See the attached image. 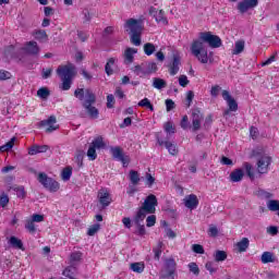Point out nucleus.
<instances>
[{
    "instance_id": "1",
    "label": "nucleus",
    "mask_w": 279,
    "mask_h": 279,
    "mask_svg": "<svg viewBox=\"0 0 279 279\" xmlns=\"http://www.w3.org/2000/svg\"><path fill=\"white\" fill-rule=\"evenodd\" d=\"M205 44H207L208 47H211V49H219L222 41L219 36H201L192 43L191 53L194 58L201 61L202 64H208V49H206Z\"/></svg>"
},
{
    "instance_id": "2",
    "label": "nucleus",
    "mask_w": 279,
    "mask_h": 279,
    "mask_svg": "<svg viewBox=\"0 0 279 279\" xmlns=\"http://www.w3.org/2000/svg\"><path fill=\"white\" fill-rule=\"evenodd\" d=\"M74 97H76L78 101H82V106L89 119H99V109L95 107L97 96L93 93V89L76 88L74 90Z\"/></svg>"
},
{
    "instance_id": "3",
    "label": "nucleus",
    "mask_w": 279,
    "mask_h": 279,
    "mask_svg": "<svg viewBox=\"0 0 279 279\" xmlns=\"http://www.w3.org/2000/svg\"><path fill=\"white\" fill-rule=\"evenodd\" d=\"M57 75H59L61 80L59 88L61 90H71V86H73V78L77 75V68H75V64L69 62L68 64L60 65L57 69Z\"/></svg>"
},
{
    "instance_id": "4",
    "label": "nucleus",
    "mask_w": 279,
    "mask_h": 279,
    "mask_svg": "<svg viewBox=\"0 0 279 279\" xmlns=\"http://www.w3.org/2000/svg\"><path fill=\"white\" fill-rule=\"evenodd\" d=\"M252 156L257 159V173L260 175L265 173H269V167H271V162H274V159L271 156L265 154V150L263 148H256L252 151Z\"/></svg>"
},
{
    "instance_id": "5",
    "label": "nucleus",
    "mask_w": 279,
    "mask_h": 279,
    "mask_svg": "<svg viewBox=\"0 0 279 279\" xmlns=\"http://www.w3.org/2000/svg\"><path fill=\"white\" fill-rule=\"evenodd\" d=\"M156 206H158V198L154 194H149L142 206L138 208L136 215H142V217H147V215L156 214Z\"/></svg>"
},
{
    "instance_id": "6",
    "label": "nucleus",
    "mask_w": 279,
    "mask_h": 279,
    "mask_svg": "<svg viewBox=\"0 0 279 279\" xmlns=\"http://www.w3.org/2000/svg\"><path fill=\"white\" fill-rule=\"evenodd\" d=\"M37 180L41 183L44 189H47L50 193H58V191H60V183L53 178H49L45 172H39Z\"/></svg>"
},
{
    "instance_id": "7",
    "label": "nucleus",
    "mask_w": 279,
    "mask_h": 279,
    "mask_svg": "<svg viewBox=\"0 0 279 279\" xmlns=\"http://www.w3.org/2000/svg\"><path fill=\"white\" fill-rule=\"evenodd\" d=\"M124 29L129 36H141L143 34V21L129 19L124 24Z\"/></svg>"
},
{
    "instance_id": "8",
    "label": "nucleus",
    "mask_w": 279,
    "mask_h": 279,
    "mask_svg": "<svg viewBox=\"0 0 279 279\" xmlns=\"http://www.w3.org/2000/svg\"><path fill=\"white\" fill-rule=\"evenodd\" d=\"M175 267H178V264L175 263V259L168 258L165 260L163 269L161 270L160 278L167 279H175Z\"/></svg>"
},
{
    "instance_id": "9",
    "label": "nucleus",
    "mask_w": 279,
    "mask_h": 279,
    "mask_svg": "<svg viewBox=\"0 0 279 279\" xmlns=\"http://www.w3.org/2000/svg\"><path fill=\"white\" fill-rule=\"evenodd\" d=\"M111 156L113 160H118V162H122L123 167H128L130 165V156L123 153V149L119 146H114L110 148Z\"/></svg>"
},
{
    "instance_id": "10",
    "label": "nucleus",
    "mask_w": 279,
    "mask_h": 279,
    "mask_svg": "<svg viewBox=\"0 0 279 279\" xmlns=\"http://www.w3.org/2000/svg\"><path fill=\"white\" fill-rule=\"evenodd\" d=\"M4 56L7 60H16L17 62H23L21 48H16L14 45L8 46L5 48Z\"/></svg>"
},
{
    "instance_id": "11",
    "label": "nucleus",
    "mask_w": 279,
    "mask_h": 279,
    "mask_svg": "<svg viewBox=\"0 0 279 279\" xmlns=\"http://www.w3.org/2000/svg\"><path fill=\"white\" fill-rule=\"evenodd\" d=\"M21 53H26V56L38 57L40 53V47L36 41H27L22 48H20Z\"/></svg>"
},
{
    "instance_id": "12",
    "label": "nucleus",
    "mask_w": 279,
    "mask_h": 279,
    "mask_svg": "<svg viewBox=\"0 0 279 279\" xmlns=\"http://www.w3.org/2000/svg\"><path fill=\"white\" fill-rule=\"evenodd\" d=\"M143 221H145V217L141 214H136L133 218V223L137 228V230L135 231V234H137V236H145V234H147V230H145V225H142Z\"/></svg>"
},
{
    "instance_id": "13",
    "label": "nucleus",
    "mask_w": 279,
    "mask_h": 279,
    "mask_svg": "<svg viewBox=\"0 0 279 279\" xmlns=\"http://www.w3.org/2000/svg\"><path fill=\"white\" fill-rule=\"evenodd\" d=\"M258 7V0H242L238 3L240 14H245L248 10H254Z\"/></svg>"
},
{
    "instance_id": "14",
    "label": "nucleus",
    "mask_w": 279,
    "mask_h": 279,
    "mask_svg": "<svg viewBox=\"0 0 279 279\" xmlns=\"http://www.w3.org/2000/svg\"><path fill=\"white\" fill-rule=\"evenodd\" d=\"M222 99L227 102V106L231 112H236L239 110V104L236 100L230 95V92L223 89L222 90Z\"/></svg>"
},
{
    "instance_id": "15",
    "label": "nucleus",
    "mask_w": 279,
    "mask_h": 279,
    "mask_svg": "<svg viewBox=\"0 0 279 279\" xmlns=\"http://www.w3.org/2000/svg\"><path fill=\"white\" fill-rule=\"evenodd\" d=\"M149 14L150 16H153L157 23H159L160 25H167V23H169V21L167 20V17L165 16V11L162 10H157L154 7L149 8Z\"/></svg>"
},
{
    "instance_id": "16",
    "label": "nucleus",
    "mask_w": 279,
    "mask_h": 279,
    "mask_svg": "<svg viewBox=\"0 0 279 279\" xmlns=\"http://www.w3.org/2000/svg\"><path fill=\"white\" fill-rule=\"evenodd\" d=\"M98 202L102 206V208H108L110 204H112V197H110V193L106 189H101L98 192Z\"/></svg>"
},
{
    "instance_id": "17",
    "label": "nucleus",
    "mask_w": 279,
    "mask_h": 279,
    "mask_svg": "<svg viewBox=\"0 0 279 279\" xmlns=\"http://www.w3.org/2000/svg\"><path fill=\"white\" fill-rule=\"evenodd\" d=\"M56 123H57L56 117L54 116H50L49 119L39 122V125L41 128L48 126L46 129V132L48 134H51V132H56V130H58V126H56Z\"/></svg>"
},
{
    "instance_id": "18",
    "label": "nucleus",
    "mask_w": 279,
    "mask_h": 279,
    "mask_svg": "<svg viewBox=\"0 0 279 279\" xmlns=\"http://www.w3.org/2000/svg\"><path fill=\"white\" fill-rule=\"evenodd\" d=\"M183 202L184 206L186 208H190V210H195V208H197V206L199 205V201L197 199V196L195 194H190L185 196Z\"/></svg>"
},
{
    "instance_id": "19",
    "label": "nucleus",
    "mask_w": 279,
    "mask_h": 279,
    "mask_svg": "<svg viewBox=\"0 0 279 279\" xmlns=\"http://www.w3.org/2000/svg\"><path fill=\"white\" fill-rule=\"evenodd\" d=\"M204 119V116L199 110H195L192 113V125H193V131L197 132L199 128H202V120Z\"/></svg>"
},
{
    "instance_id": "20",
    "label": "nucleus",
    "mask_w": 279,
    "mask_h": 279,
    "mask_svg": "<svg viewBox=\"0 0 279 279\" xmlns=\"http://www.w3.org/2000/svg\"><path fill=\"white\" fill-rule=\"evenodd\" d=\"M157 143L162 147L165 145L166 149H168L169 154L171 156H178V146L174 143H171L169 141H162L159 137H157Z\"/></svg>"
},
{
    "instance_id": "21",
    "label": "nucleus",
    "mask_w": 279,
    "mask_h": 279,
    "mask_svg": "<svg viewBox=\"0 0 279 279\" xmlns=\"http://www.w3.org/2000/svg\"><path fill=\"white\" fill-rule=\"evenodd\" d=\"M181 58L180 54H173L172 63L170 64L169 73L170 75H178L180 71Z\"/></svg>"
},
{
    "instance_id": "22",
    "label": "nucleus",
    "mask_w": 279,
    "mask_h": 279,
    "mask_svg": "<svg viewBox=\"0 0 279 279\" xmlns=\"http://www.w3.org/2000/svg\"><path fill=\"white\" fill-rule=\"evenodd\" d=\"M46 151H49V145H34L29 148L28 154L36 156L37 154H46Z\"/></svg>"
},
{
    "instance_id": "23",
    "label": "nucleus",
    "mask_w": 279,
    "mask_h": 279,
    "mask_svg": "<svg viewBox=\"0 0 279 279\" xmlns=\"http://www.w3.org/2000/svg\"><path fill=\"white\" fill-rule=\"evenodd\" d=\"M245 51V41L243 39H239L234 43V47L231 50L232 56H241Z\"/></svg>"
},
{
    "instance_id": "24",
    "label": "nucleus",
    "mask_w": 279,
    "mask_h": 279,
    "mask_svg": "<svg viewBox=\"0 0 279 279\" xmlns=\"http://www.w3.org/2000/svg\"><path fill=\"white\" fill-rule=\"evenodd\" d=\"M235 247L240 254L243 252H247V248L250 247V239L243 238L240 242L235 244Z\"/></svg>"
},
{
    "instance_id": "25",
    "label": "nucleus",
    "mask_w": 279,
    "mask_h": 279,
    "mask_svg": "<svg viewBox=\"0 0 279 279\" xmlns=\"http://www.w3.org/2000/svg\"><path fill=\"white\" fill-rule=\"evenodd\" d=\"M243 175H245L243 169H235L230 173V180L231 182H241V180H243Z\"/></svg>"
},
{
    "instance_id": "26",
    "label": "nucleus",
    "mask_w": 279,
    "mask_h": 279,
    "mask_svg": "<svg viewBox=\"0 0 279 279\" xmlns=\"http://www.w3.org/2000/svg\"><path fill=\"white\" fill-rule=\"evenodd\" d=\"M89 145L96 149H106V143L101 136L95 137Z\"/></svg>"
},
{
    "instance_id": "27",
    "label": "nucleus",
    "mask_w": 279,
    "mask_h": 279,
    "mask_svg": "<svg viewBox=\"0 0 279 279\" xmlns=\"http://www.w3.org/2000/svg\"><path fill=\"white\" fill-rule=\"evenodd\" d=\"M153 87L157 88V90H162V88H167V81L160 77L153 78Z\"/></svg>"
},
{
    "instance_id": "28",
    "label": "nucleus",
    "mask_w": 279,
    "mask_h": 279,
    "mask_svg": "<svg viewBox=\"0 0 279 279\" xmlns=\"http://www.w3.org/2000/svg\"><path fill=\"white\" fill-rule=\"evenodd\" d=\"M262 263L264 265H267L268 263H276V257L274 256V253H271V252H264L262 254Z\"/></svg>"
},
{
    "instance_id": "29",
    "label": "nucleus",
    "mask_w": 279,
    "mask_h": 279,
    "mask_svg": "<svg viewBox=\"0 0 279 279\" xmlns=\"http://www.w3.org/2000/svg\"><path fill=\"white\" fill-rule=\"evenodd\" d=\"M84 156H86V153L84 150H77L75 154L74 158L78 169H82V167H84Z\"/></svg>"
},
{
    "instance_id": "30",
    "label": "nucleus",
    "mask_w": 279,
    "mask_h": 279,
    "mask_svg": "<svg viewBox=\"0 0 279 279\" xmlns=\"http://www.w3.org/2000/svg\"><path fill=\"white\" fill-rule=\"evenodd\" d=\"M9 244L11 247H14L15 250H23V241H21L19 238L12 235L9 240Z\"/></svg>"
},
{
    "instance_id": "31",
    "label": "nucleus",
    "mask_w": 279,
    "mask_h": 279,
    "mask_svg": "<svg viewBox=\"0 0 279 279\" xmlns=\"http://www.w3.org/2000/svg\"><path fill=\"white\" fill-rule=\"evenodd\" d=\"M75 274H77V268L73 265L68 266L62 272V275L65 276V278L70 279H73V276H75Z\"/></svg>"
},
{
    "instance_id": "32",
    "label": "nucleus",
    "mask_w": 279,
    "mask_h": 279,
    "mask_svg": "<svg viewBox=\"0 0 279 279\" xmlns=\"http://www.w3.org/2000/svg\"><path fill=\"white\" fill-rule=\"evenodd\" d=\"M134 53H136V50L132 48H128L124 52L125 63L132 64L134 62Z\"/></svg>"
},
{
    "instance_id": "33",
    "label": "nucleus",
    "mask_w": 279,
    "mask_h": 279,
    "mask_svg": "<svg viewBox=\"0 0 279 279\" xmlns=\"http://www.w3.org/2000/svg\"><path fill=\"white\" fill-rule=\"evenodd\" d=\"M130 182L133 186H136L138 182H141V177L138 175V171L131 170L129 173Z\"/></svg>"
},
{
    "instance_id": "34",
    "label": "nucleus",
    "mask_w": 279,
    "mask_h": 279,
    "mask_svg": "<svg viewBox=\"0 0 279 279\" xmlns=\"http://www.w3.org/2000/svg\"><path fill=\"white\" fill-rule=\"evenodd\" d=\"M130 269L135 274H143L145 271V264L143 263H132Z\"/></svg>"
},
{
    "instance_id": "35",
    "label": "nucleus",
    "mask_w": 279,
    "mask_h": 279,
    "mask_svg": "<svg viewBox=\"0 0 279 279\" xmlns=\"http://www.w3.org/2000/svg\"><path fill=\"white\" fill-rule=\"evenodd\" d=\"M216 263H223L228 258V253L226 251H216L214 254Z\"/></svg>"
},
{
    "instance_id": "36",
    "label": "nucleus",
    "mask_w": 279,
    "mask_h": 279,
    "mask_svg": "<svg viewBox=\"0 0 279 279\" xmlns=\"http://www.w3.org/2000/svg\"><path fill=\"white\" fill-rule=\"evenodd\" d=\"M243 167L250 180H254L256 178V175L254 174V167L250 162H244Z\"/></svg>"
},
{
    "instance_id": "37",
    "label": "nucleus",
    "mask_w": 279,
    "mask_h": 279,
    "mask_svg": "<svg viewBox=\"0 0 279 279\" xmlns=\"http://www.w3.org/2000/svg\"><path fill=\"white\" fill-rule=\"evenodd\" d=\"M267 208L268 210H271V213H279V201L278 199H269L267 202Z\"/></svg>"
},
{
    "instance_id": "38",
    "label": "nucleus",
    "mask_w": 279,
    "mask_h": 279,
    "mask_svg": "<svg viewBox=\"0 0 279 279\" xmlns=\"http://www.w3.org/2000/svg\"><path fill=\"white\" fill-rule=\"evenodd\" d=\"M145 69H146V75H151V73H156L158 71V65L156 62H148L145 63Z\"/></svg>"
},
{
    "instance_id": "39",
    "label": "nucleus",
    "mask_w": 279,
    "mask_h": 279,
    "mask_svg": "<svg viewBox=\"0 0 279 279\" xmlns=\"http://www.w3.org/2000/svg\"><path fill=\"white\" fill-rule=\"evenodd\" d=\"M71 175H73V169L71 167L63 169L61 173L62 181L69 182V180H71Z\"/></svg>"
},
{
    "instance_id": "40",
    "label": "nucleus",
    "mask_w": 279,
    "mask_h": 279,
    "mask_svg": "<svg viewBox=\"0 0 279 279\" xmlns=\"http://www.w3.org/2000/svg\"><path fill=\"white\" fill-rule=\"evenodd\" d=\"M132 71H134V73L136 75H147V71H146V68H145V63H142L140 65H135L132 68Z\"/></svg>"
},
{
    "instance_id": "41",
    "label": "nucleus",
    "mask_w": 279,
    "mask_h": 279,
    "mask_svg": "<svg viewBox=\"0 0 279 279\" xmlns=\"http://www.w3.org/2000/svg\"><path fill=\"white\" fill-rule=\"evenodd\" d=\"M49 95H51V92H49V88L47 87H40L37 90V97H39L40 99H47Z\"/></svg>"
},
{
    "instance_id": "42",
    "label": "nucleus",
    "mask_w": 279,
    "mask_h": 279,
    "mask_svg": "<svg viewBox=\"0 0 279 279\" xmlns=\"http://www.w3.org/2000/svg\"><path fill=\"white\" fill-rule=\"evenodd\" d=\"M114 62H116V59L110 58L108 60V62L106 63L105 71H106L107 75H112V73H114V71L112 70V66H114Z\"/></svg>"
},
{
    "instance_id": "43",
    "label": "nucleus",
    "mask_w": 279,
    "mask_h": 279,
    "mask_svg": "<svg viewBox=\"0 0 279 279\" xmlns=\"http://www.w3.org/2000/svg\"><path fill=\"white\" fill-rule=\"evenodd\" d=\"M16 142V137H12L7 144L0 146V151H10L12 147H14V143Z\"/></svg>"
},
{
    "instance_id": "44",
    "label": "nucleus",
    "mask_w": 279,
    "mask_h": 279,
    "mask_svg": "<svg viewBox=\"0 0 279 279\" xmlns=\"http://www.w3.org/2000/svg\"><path fill=\"white\" fill-rule=\"evenodd\" d=\"M156 51V46L151 43H147L144 45V52L146 56H153V53Z\"/></svg>"
},
{
    "instance_id": "45",
    "label": "nucleus",
    "mask_w": 279,
    "mask_h": 279,
    "mask_svg": "<svg viewBox=\"0 0 279 279\" xmlns=\"http://www.w3.org/2000/svg\"><path fill=\"white\" fill-rule=\"evenodd\" d=\"M257 197H260V199H271V197H274V194L265 190H258Z\"/></svg>"
},
{
    "instance_id": "46",
    "label": "nucleus",
    "mask_w": 279,
    "mask_h": 279,
    "mask_svg": "<svg viewBox=\"0 0 279 279\" xmlns=\"http://www.w3.org/2000/svg\"><path fill=\"white\" fill-rule=\"evenodd\" d=\"M100 229H101V225H99V223L93 225V226L89 227V229L87 230L88 236H95V234H97V232H99Z\"/></svg>"
},
{
    "instance_id": "47",
    "label": "nucleus",
    "mask_w": 279,
    "mask_h": 279,
    "mask_svg": "<svg viewBox=\"0 0 279 279\" xmlns=\"http://www.w3.org/2000/svg\"><path fill=\"white\" fill-rule=\"evenodd\" d=\"M190 272L194 276H199V266H197V263L192 262L187 265Z\"/></svg>"
},
{
    "instance_id": "48",
    "label": "nucleus",
    "mask_w": 279,
    "mask_h": 279,
    "mask_svg": "<svg viewBox=\"0 0 279 279\" xmlns=\"http://www.w3.org/2000/svg\"><path fill=\"white\" fill-rule=\"evenodd\" d=\"M153 251L155 254V260H160V255L162 254V242H158L157 247H155Z\"/></svg>"
},
{
    "instance_id": "49",
    "label": "nucleus",
    "mask_w": 279,
    "mask_h": 279,
    "mask_svg": "<svg viewBox=\"0 0 279 279\" xmlns=\"http://www.w3.org/2000/svg\"><path fill=\"white\" fill-rule=\"evenodd\" d=\"M14 191L17 197H20L21 199H25L27 195V193L25 192V186L21 185V186L14 187Z\"/></svg>"
},
{
    "instance_id": "50",
    "label": "nucleus",
    "mask_w": 279,
    "mask_h": 279,
    "mask_svg": "<svg viewBox=\"0 0 279 279\" xmlns=\"http://www.w3.org/2000/svg\"><path fill=\"white\" fill-rule=\"evenodd\" d=\"M205 268L207 271H209L210 276H213V274H217V265H215L213 262H207L205 264Z\"/></svg>"
},
{
    "instance_id": "51",
    "label": "nucleus",
    "mask_w": 279,
    "mask_h": 279,
    "mask_svg": "<svg viewBox=\"0 0 279 279\" xmlns=\"http://www.w3.org/2000/svg\"><path fill=\"white\" fill-rule=\"evenodd\" d=\"M87 157L89 160H97V149L89 145Z\"/></svg>"
},
{
    "instance_id": "52",
    "label": "nucleus",
    "mask_w": 279,
    "mask_h": 279,
    "mask_svg": "<svg viewBox=\"0 0 279 279\" xmlns=\"http://www.w3.org/2000/svg\"><path fill=\"white\" fill-rule=\"evenodd\" d=\"M8 204H10V197L8 196V194L2 193L0 195V206H1V208H5V206H8Z\"/></svg>"
},
{
    "instance_id": "53",
    "label": "nucleus",
    "mask_w": 279,
    "mask_h": 279,
    "mask_svg": "<svg viewBox=\"0 0 279 279\" xmlns=\"http://www.w3.org/2000/svg\"><path fill=\"white\" fill-rule=\"evenodd\" d=\"M163 130L167 134H175V128L173 126L172 122H166L163 124Z\"/></svg>"
},
{
    "instance_id": "54",
    "label": "nucleus",
    "mask_w": 279,
    "mask_h": 279,
    "mask_svg": "<svg viewBox=\"0 0 279 279\" xmlns=\"http://www.w3.org/2000/svg\"><path fill=\"white\" fill-rule=\"evenodd\" d=\"M146 226H147V228H154V226H156V216L155 215H150L146 218Z\"/></svg>"
},
{
    "instance_id": "55",
    "label": "nucleus",
    "mask_w": 279,
    "mask_h": 279,
    "mask_svg": "<svg viewBox=\"0 0 279 279\" xmlns=\"http://www.w3.org/2000/svg\"><path fill=\"white\" fill-rule=\"evenodd\" d=\"M25 228L26 230H28V232H31V234H34V232H36V225L33 220H27Z\"/></svg>"
},
{
    "instance_id": "56",
    "label": "nucleus",
    "mask_w": 279,
    "mask_h": 279,
    "mask_svg": "<svg viewBox=\"0 0 279 279\" xmlns=\"http://www.w3.org/2000/svg\"><path fill=\"white\" fill-rule=\"evenodd\" d=\"M70 260L71 263H80V260H82V253L81 252L72 253L70 256Z\"/></svg>"
},
{
    "instance_id": "57",
    "label": "nucleus",
    "mask_w": 279,
    "mask_h": 279,
    "mask_svg": "<svg viewBox=\"0 0 279 279\" xmlns=\"http://www.w3.org/2000/svg\"><path fill=\"white\" fill-rule=\"evenodd\" d=\"M179 84L182 86V88H186V86L190 84L189 77L186 75H181L179 77Z\"/></svg>"
},
{
    "instance_id": "58",
    "label": "nucleus",
    "mask_w": 279,
    "mask_h": 279,
    "mask_svg": "<svg viewBox=\"0 0 279 279\" xmlns=\"http://www.w3.org/2000/svg\"><path fill=\"white\" fill-rule=\"evenodd\" d=\"M195 98V93H193V90H189L186 93V104H187V108H191V104H193V99Z\"/></svg>"
},
{
    "instance_id": "59",
    "label": "nucleus",
    "mask_w": 279,
    "mask_h": 279,
    "mask_svg": "<svg viewBox=\"0 0 279 279\" xmlns=\"http://www.w3.org/2000/svg\"><path fill=\"white\" fill-rule=\"evenodd\" d=\"M31 221H33L34 223H40L41 221H45V216L40 214H34Z\"/></svg>"
},
{
    "instance_id": "60",
    "label": "nucleus",
    "mask_w": 279,
    "mask_h": 279,
    "mask_svg": "<svg viewBox=\"0 0 279 279\" xmlns=\"http://www.w3.org/2000/svg\"><path fill=\"white\" fill-rule=\"evenodd\" d=\"M192 251L195 253V254H204V246L202 244H193L192 245Z\"/></svg>"
},
{
    "instance_id": "61",
    "label": "nucleus",
    "mask_w": 279,
    "mask_h": 279,
    "mask_svg": "<svg viewBox=\"0 0 279 279\" xmlns=\"http://www.w3.org/2000/svg\"><path fill=\"white\" fill-rule=\"evenodd\" d=\"M114 95H112V94H109L108 96H107V108H109V109H112V108H114Z\"/></svg>"
},
{
    "instance_id": "62",
    "label": "nucleus",
    "mask_w": 279,
    "mask_h": 279,
    "mask_svg": "<svg viewBox=\"0 0 279 279\" xmlns=\"http://www.w3.org/2000/svg\"><path fill=\"white\" fill-rule=\"evenodd\" d=\"M175 108V102L172 99H166V110L171 112Z\"/></svg>"
},
{
    "instance_id": "63",
    "label": "nucleus",
    "mask_w": 279,
    "mask_h": 279,
    "mask_svg": "<svg viewBox=\"0 0 279 279\" xmlns=\"http://www.w3.org/2000/svg\"><path fill=\"white\" fill-rule=\"evenodd\" d=\"M221 90V86L215 85L210 89L211 97H219V92Z\"/></svg>"
},
{
    "instance_id": "64",
    "label": "nucleus",
    "mask_w": 279,
    "mask_h": 279,
    "mask_svg": "<svg viewBox=\"0 0 279 279\" xmlns=\"http://www.w3.org/2000/svg\"><path fill=\"white\" fill-rule=\"evenodd\" d=\"M10 77H12V74L9 71L0 70V80L1 81L10 80Z\"/></svg>"
}]
</instances>
